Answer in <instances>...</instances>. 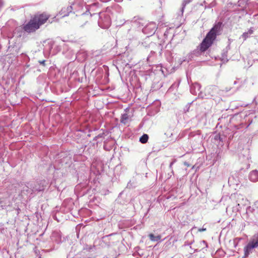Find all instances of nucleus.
I'll use <instances>...</instances> for the list:
<instances>
[{
    "instance_id": "1",
    "label": "nucleus",
    "mask_w": 258,
    "mask_h": 258,
    "mask_svg": "<svg viewBox=\"0 0 258 258\" xmlns=\"http://www.w3.org/2000/svg\"><path fill=\"white\" fill-rule=\"evenodd\" d=\"M222 23L218 22L216 23L211 30L208 33L206 37L204 39L200 45L199 46L201 52L207 50L213 43L217 36L221 33L222 30Z\"/></svg>"
},
{
    "instance_id": "2",
    "label": "nucleus",
    "mask_w": 258,
    "mask_h": 258,
    "mask_svg": "<svg viewBox=\"0 0 258 258\" xmlns=\"http://www.w3.org/2000/svg\"><path fill=\"white\" fill-rule=\"evenodd\" d=\"M48 18V17H33L28 22L23 24V29L28 33L34 32L41 25L46 22Z\"/></svg>"
},
{
    "instance_id": "3",
    "label": "nucleus",
    "mask_w": 258,
    "mask_h": 258,
    "mask_svg": "<svg viewBox=\"0 0 258 258\" xmlns=\"http://www.w3.org/2000/svg\"><path fill=\"white\" fill-rule=\"evenodd\" d=\"M47 184V182L44 180L38 181L31 183L30 186L32 191H40L43 190Z\"/></svg>"
},
{
    "instance_id": "4",
    "label": "nucleus",
    "mask_w": 258,
    "mask_h": 258,
    "mask_svg": "<svg viewBox=\"0 0 258 258\" xmlns=\"http://www.w3.org/2000/svg\"><path fill=\"white\" fill-rule=\"evenodd\" d=\"M98 24L99 27L103 29H107L111 24L110 17H99Z\"/></svg>"
},
{
    "instance_id": "5",
    "label": "nucleus",
    "mask_w": 258,
    "mask_h": 258,
    "mask_svg": "<svg viewBox=\"0 0 258 258\" xmlns=\"http://www.w3.org/2000/svg\"><path fill=\"white\" fill-rule=\"evenodd\" d=\"M246 214L254 216L258 214V201H255L251 206H248L246 208Z\"/></svg>"
},
{
    "instance_id": "6",
    "label": "nucleus",
    "mask_w": 258,
    "mask_h": 258,
    "mask_svg": "<svg viewBox=\"0 0 258 258\" xmlns=\"http://www.w3.org/2000/svg\"><path fill=\"white\" fill-rule=\"evenodd\" d=\"M257 244L254 243V241L248 243L244 248V253H245L246 255H249V254L252 252V249L256 247Z\"/></svg>"
},
{
    "instance_id": "7",
    "label": "nucleus",
    "mask_w": 258,
    "mask_h": 258,
    "mask_svg": "<svg viewBox=\"0 0 258 258\" xmlns=\"http://www.w3.org/2000/svg\"><path fill=\"white\" fill-rule=\"evenodd\" d=\"M59 14L61 16H69L70 15L74 14V12L72 11V6H70L63 7L59 12Z\"/></svg>"
},
{
    "instance_id": "8",
    "label": "nucleus",
    "mask_w": 258,
    "mask_h": 258,
    "mask_svg": "<svg viewBox=\"0 0 258 258\" xmlns=\"http://www.w3.org/2000/svg\"><path fill=\"white\" fill-rule=\"evenodd\" d=\"M201 85L198 83H194L190 87V92L192 94L197 95L201 93Z\"/></svg>"
},
{
    "instance_id": "9",
    "label": "nucleus",
    "mask_w": 258,
    "mask_h": 258,
    "mask_svg": "<svg viewBox=\"0 0 258 258\" xmlns=\"http://www.w3.org/2000/svg\"><path fill=\"white\" fill-rule=\"evenodd\" d=\"M51 238L56 243H59L61 241V235L59 231H55L52 232Z\"/></svg>"
},
{
    "instance_id": "10",
    "label": "nucleus",
    "mask_w": 258,
    "mask_h": 258,
    "mask_svg": "<svg viewBox=\"0 0 258 258\" xmlns=\"http://www.w3.org/2000/svg\"><path fill=\"white\" fill-rule=\"evenodd\" d=\"M249 180L253 182H256L258 181V171L256 170H254L251 171L249 174Z\"/></svg>"
},
{
    "instance_id": "11",
    "label": "nucleus",
    "mask_w": 258,
    "mask_h": 258,
    "mask_svg": "<svg viewBox=\"0 0 258 258\" xmlns=\"http://www.w3.org/2000/svg\"><path fill=\"white\" fill-rule=\"evenodd\" d=\"M249 0H239L238 2V6L241 8L239 9L238 11L242 13L241 14L242 15H243L244 13L243 8L246 7V5L247 4V2Z\"/></svg>"
},
{
    "instance_id": "12",
    "label": "nucleus",
    "mask_w": 258,
    "mask_h": 258,
    "mask_svg": "<svg viewBox=\"0 0 258 258\" xmlns=\"http://www.w3.org/2000/svg\"><path fill=\"white\" fill-rule=\"evenodd\" d=\"M254 29L253 28H250L247 32L243 33L241 37L244 40H246L248 38L251 34L253 33Z\"/></svg>"
},
{
    "instance_id": "13",
    "label": "nucleus",
    "mask_w": 258,
    "mask_h": 258,
    "mask_svg": "<svg viewBox=\"0 0 258 258\" xmlns=\"http://www.w3.org/2000/svg\"><path fill=\"white\" fill-rule=\"evenodd\" d=\"M150 239L153 241H161V236L160 235L155 236L153 234L151 233L149 235Z\"/></svg>"
},
{
    "instance_id": "14",
    "label": "nucleus",
    "mask_w": 258,
    "mask_h": 258,
    "mask_svg": "<svg viewBox=\"0 0 258 258\" xmlns=\"http://www.w3.org/2000/svg\"><path fill=\"white\" fill-rule=\"evenodd\" d=\"M129 119V115L127 113H125L123 114H122L121 118H120V122L123 124H125L128 120Z\"/></svg>"
},
{
    "instance_id": "15",
    "label": "nucleus",
    "mask_w": 258,
    "mask_h": 258,
    "mask_svg": "<svg viewBox=\"0 0 258 258\" xmlns=\"http://www.w3.org/2000/svg\"><path fill=\"white\" fill-rule=\"evenodd\" d=\"M148 139H149L148 135L147 134H144L140 138V141L141 143H142L143 144H145L148 142Z\"/></svg>"
},
{
    "instance_id": "16",
    "label": "nucleus",
    "mask_w": 258,
    "mask_h": 258,
    "mask_svg": "<svg viewBox=\"0 0 258 258\" xmlns=\"http://www.w3.org/2000/svg\"><path fill=\"white\" fill-rule=\"evenodd\" d=\"M192 0H184L182 2V12L183 11V9L185 7V6L187 4L190 3Z\"/></svg>"
},
{
    "instance_id": "17",
    "label": "nucleus",
    "mask_w": 258,
    "mask_h": 258,
    "mask_svg": "<svg viewBox=\"0 0 258 258\" xmlns=\"http://www.w3.org/2000/svg\"><path fill=\"white\" fill-rule=\"evenodd\" d=\"M240 239H241L240 238H236L234 239V240L233 241V243L234 248H236L237 246L238 242Z\"/></svg>"
},
{
    "instance_id": "18",
    "label": "nucleus",
    "mask_w": 258,
    "mask_h": 258,
    "mask_svg": "<svg viewBox=\"0 0 258 258\" xmlns=\"http://www.w3.org/2000/svg\"><path fill=\"white\" fill-rule=\"evenodd\" d=\"M200 244L201 246H205L206 247H207V246H208V244L205 240H202V241H200Z\"/></svg>"
},
{
    "instance_id": "19",
    "label": "nucleus",
    "mask_w": 258,
    "mask_h": 258,
    "mask_svg": "<svg viewBox=\"0 0 258 258\" xmlns=\"http://www.w3.org/2000/svg\"><path fill=\"white\" fill-rule=\"evenodd\" d=\"M175 162V160L172 161L170 163V165H169V168L171 170V172L173 173V169H172V165L174 163V162Z\"/></svg>"
},
{
    "instance_id": "20",
    "label": "nucleus",
    "mask_w": 258,
    "mask_h": 258,
    "mask_svg": "<svg viewBox=\"0 0 258 258\" xmlns=\"http://www.w3.org/2000/svg\"><path fill=\"white\" fill-rule=\"evenodd\" d=\"M45 60H39V63L40 64H42L43 65V66H45Z\"/></svg>"
},
{
    "instance_id": "21",
    "label": "nucleus",
    "mask_w": 258,
    "mask_h": 258,
    "mask_svg": "<svg viewBox=\"0 0 258 258\" xmlns=\"http://www.w3.org/2000/svg\"><path fill=\"white\" fill-rule=\"evenodd\" d=\"M206 230V228H204L199 229V231H200V232L204 231Z\"/></svg>"
},
{
    "instance_id": "22",
    "label": "nucleus",
    "mask_w": 258,
    "mask_h": 258,
    "mask_svg": "<svg viewBox=\"0 0 258 258\" xmlns=\"http://www.w3.org/2000/svg\"><path fill=\"white\" fill-rule=\"evenodd\" d=\"M3 2L2 1V0H0V8L3 6Z\"/></svg>"
},
{
    "instance_id": "23",
    "label": "nucleus",
    "mask_w": 258,
    "mask_h": 258,
    "mask_svg": "<svg viewBox=\"0 0 258 258\" xmlns=\"http://www.w3.org/2000/svg\"><path fill=\"white\" fill-rule=\"evenodd\" d=\"M248 257V255H246L245 253H244V255L242 258H247Z\"/></svg>"
},
{
    "instance_id": "24",
    "label": "nucleus",
    "mask_w": 258,
    "mask_h": 258,
    "mask_svg": "<svg viewBox=\"0 0 258 258\" xmlns=\"http://www.w3.org/2000/svg\"><path fill=\"white\" fill-rule=\"evenodd\" d=\"M38 16H41V17H43V16H46V15H44V14H40V15H39Z\"/></svg>"
},
{
    "instance_id": "25",
    "label": "nucleus",
    "mask_w": 258,
    "mask_h": 258,
    "mask_svg": "<svg viewBox=\"0 0 258 258\" xmlns=\"http://www.w3.org/2000/svg\"><path fill=\"white\" fill-rule=\"evenodd\" d=\"M255 100L258 101V94L257 96L255 97Z\"/></svg>"
},
{
    "instance_id": "26",
    "label": "nucleus",
    "mask_w": 258,
    "mask_h": 258,
    "mask_svg": "<svg viewBox=\"0 0 258 258\" xmlns=\"http://www.w3.org/2000/svg\"><path fill=\"white\" fill-rule=\"evenodd\" d=\"M219 139L220 141L222 140V139L221 138L220 136H219Z\"/></svg>"
},
{
    "instance_id": "27",
    "label": "nucleus",
    "mask_w": 258,
    "mask_h": 258,
    "mask_svg": "<svg viewBox=\"0 0 258 258\" xmlns=\"http://www.w3.org/2000/svg\"><path fill=\"white\" fill-rule=\"evenodd\" d=\"M234 84H236V81H234Z\"/></svg>"
},
{
    "instance_id": "28",
    "label": "nucleus",
    "mask_w": 258,
    "mask_h": 258,
    "mask_svg": "<svg viewBox=\"0 0 258 258\" xmlns=\"http://www.w3.org/2000/svg\"><path fill=\"white\" fill-rule=\"evenodd\" d=\"M184 164L187 166H188V164H186L185 162L184 163Z\"/></svg>"
},
{
    "instance_id": "29",
    "label": "nucleus",
    "mask_w": 258,
    "mask_h": 258,
    "mask_svg": "<svg viewBox=\"0 0 258 258\" xmlns=\"http://www.w3.org/2000/svg\"><path fill=\"white\" fill-rule=\"evenodd\" d=\"M100 137V135H98V136L97 137V138Z\"/></svg>"
},
{
    "instance_id": "30",
    "label": "nucleus",
    "mask_w": 258,
    "mask_h": 258,
    "mask_svg": "<svg viewBox=\"0 0 258 258\" xmlns=\"http://www.w3.org/2000/svg\"><path fill=\"white\" fill-rule=\"evenodd\" d=\"M257 16V14H255V15H254V16Z\"/></svg>"
},
{
    "instance_id": "31",
    "label": "nucleus",
    "mask_w": 258,
    "mask_h": 258,
    "mask_svg": "<svg viewBox=\"0 0 258 258\" xmlns=\"http://www.w3.org/2000/svg\"><path fill=\"white\" fill-rule=\"evenodd\" d=\"M1 203H2V201L0 200V204H1Z\"/></svg>"
},
{
    "instance_id": "32",
    "label": "nucleus",
    "mask_w": 258,
    "mask_h": 258,
    "mask_svg": "<svg viewBox=\"0 0 258 258\" xmlns=\"http://www.w3.org/2000/svg\"><path fill=\"white\" fill-rule=\"evenodd\" d=\"M38 258H41V257H39Z\"/></svg>"
}]
</instances>
